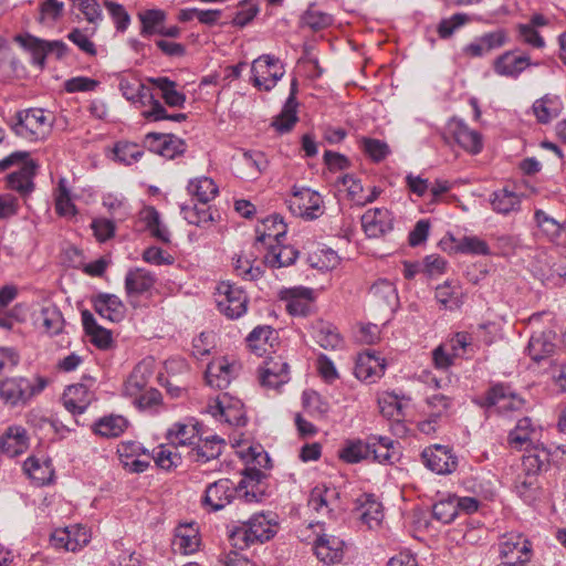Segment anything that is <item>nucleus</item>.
<instances>
[{"instance_id":"45","label":"nucleus","mask_w":566,"mask_h":566,"mask_svg":"<svg viewBox=\"0 0 566 566\" xmlns=\"http://www.w3.org/2000/svg\"><path fill=\"white\" fill-rule=\"evenodd\" d=\"M552 454L547 447L535 444L526 455L523 457V469L525 472L537 475L542 471H546L551 463Z\"/></svg>"},{"instance_id":"54","label":"nucleus","mask_w":566,"mask_h":566,"mask_svg":"<svg viewBox=\"0 0 566 566\" xmlns=\"http://www.w3.org/2000/svg\"><path fill=\"white\" fill-rule=\"evenodd\" d=\"M369 438L366 442L357 439L349 440L339 450V458L346 463H358L361 460L370 458Z\"/></svg>"},{"instance_id":"59","label":"nucleus","mask_w":566,"mask_h":566,"mask_svg":"<svg viewBox=\"0 0 566 566\" xmlns=\"http://www.w3.org/2000/svg\"><path fill=\"white\" fill-rule=\"evenodd\" d=\"M554 344L546 333L533 334L527 345V353L535 361H541L554 352Z\"/></svg>"},{"instance_id":"27","label":"nucleus","mask_w":566,"mask_h":566,"mask_svg":"<svg viewBox=\"0 0 566 566\" xmlns=\"http://www.w3.org/2000/svg\"><path fill=\"white\" fill-rule=\"evenodd\" d=\"M92 303L95 312L102 318L118 323L125 317L126 307L117 295L99 293L93 297Z\"/></svg>"},{"instance_id":"30","label":"nucleus","mask_w":566,"mask_h":566,"mask_svg":"<svg viewBox=\"0 0 566 566\" xmlns=\"http://www.w3.org/2000/svg\"><path fill=\"white\" fill-rule=\"evenodd\" d=\"M385 360L369 352L360 354L355 365V376L367 382H375L385 373Z\"/></svg>"},{"instance_id":"7","label":"nucleus","mask_w":566,"mask_h":566,"mask_svg":"<svg viewBox=\"0 0 566 566\" xmlns=\"http://www.w3.org/2000/svg\"><path fill=\"white\" fill-rule=\"evenodd\" d=\"M12 130L21 138L35 142L43 139L51 129V123L41 108H30L17 114Z\"/></svg>"},{"instance_id":"13","label":"nucleus","mask_w":566,"mask_h":566,"mask_svg":"<svg viewBox=\"0 0 566 566\" xmlns=\"http://www.w3.org/2000/svg\"><path fill=\"white\" fill-rule=\"evenodd\" d=\"M87 381L90 384L78 382L67 386L62 395L64 408L74 417L83 415L95 399L92 390L94 379L88 377Z\"/></svg>"},{"instance_id":"18","label":"nucleus","mask_w":566,"mask_h":566,"mask_svg":"<svg viewBox=\"0 0 566 566\" xmlns=\"http://www.w3.org/2000/svg\"><path fill=\"white\" fill-rule=\"evenodd\" d=\"M446 138H452L464 150L479 154L482 150V136L471 129L462 119L451 118L444 130Z\"/></svg>"},{"instance_id":"6","label":"nucleus","mask_w":566,"mask_h":566,"mask_svg":"<svg viewBox=\"0 0 566 566\" xmlns=\"http://www.w3.org/2000/svg\"><path fill=\"white\" fill-rule=\"evenodd\" d=\"M216 302L220 313L230 319H237L247 313L249 297L241 286L221 282L216 289Z\"/></svg>"},{"instance_id":"32","label":"nucleus","mask_w":566,"mask_h":566,"mask_svg":"<svg viewBox=\"0 0 566 566\" xmlns=\"http://www.w3.org/2000/svg\"><path fill=\"white\" fill-rule=\"evenodd\" d=\"M128 426L129 421L124 416L111 413L96 419L91 430L98 437L114 439L120 437Z\"/></svg>"},{"instance_id":"44","label":"nucleus","mask_w":566,"mask_h":566,"mask_svg":"<svg viewBox=\"0 0 566 566\" xmlns=\"http://www.w3.org/2000/svg\"><path fill=\"white\" fill-rule=\"evenodd\" d=\"M151 376L153 371L149 369L148 365L144 363L138 364L125 381V395L133 398L137 397L142 391L147 390Z\"/></svg>"},{"instance_id":"29","label":"nucleus","mask_w":566,"mask_h":566,"mask_svg":"<svg viewBox=\"0 0 566 566\" xmlns=\"http://www.w3.org/2000/svg\"><path fill=\"white\" fill-rule=\"evenodd\" d=\"M199 530L193 523L180 524L175 530L172 548L182 555L196 553L200 547Z\"/></svg>"},{"instance_id":"25","label":"nucleus","mask_w":566,"mask_h":566,"mask_svg":"<svg viewBox=\"0 0 566 566\" xmlns=\"http://www.w3.org/2000/svg\"><path fill=\"white\" fill-rule=\"evenodd\" d=\"M168 442L175 447H193L200 441L199 422L189 419L174 423L166 433Z\"/></svg>"},{"instance_id":"41","label":"nucleus","mask_w":566,"mask_h":566,"mask_svg":"<svg viewBox=\"0 0 566 566\" xmlns=\"http://www.w3.org/2000/svg\"><path fill=\"white\" fill-rule=\"evenodd\" d=\"M315 342L326 350H336L343 346V338L337 328L324 321L316 322L313 327Z\"/></svg>"},{"instance_id":"8","label":"nucleus","mask_w":566,"mask_h":566,"mask_svg":"<svg viewBox=\"0 0 566 566\" xmlns=\"http://www.w3.org/2000/svg\"><path fill=\"white\" fill-rule=\"evenodd\" d=\"M497 546L502 562L527 564L533 557L532 542L522 533L503 534L499 538Z\"/></svg>"},{"instance_id":"26","label":"nucleus","mask_w":566,"mask_h":566,"mask_svg":"<svg viewBox=\"0 0 566 566\" xmlns=\"http://www.w3.org/2000/svg\"><path fill=\"white\" fill-rule=\"evenodd\" d=\"M356 511L359 520L369 530L378 528L384 520V507L374 494L364 493L357 501Z\"/></svg>"},{"instance_id":"20","label":"nucleus","mask_w":566,"mask_h":566,"mask_svg":"<svg viewBox=\"0 0 566 566\" xmlns=\"http://www.w3.org/2000/svg\"><path fill=\"white\" fill-rule=\"evenodd\" d=\"M91 534L85 526L71 525L56 528L51 535V544L55 548H63L69 552H76L88 544Z\"/></svg>"},{"instance_id":"50","label":"nucleus","mask_w":566,"mask_h":566,"mask_svg":"<svg viewBox=\"0 0 566 566\" xmlns=\"http://www.w3.org/2000/svg\"><path fill=\"white\" fill-rule=\"evenodd\" d=\"M368 294L378 305L394 307L398 302V294L395 285L386 279L375 282L370 286Z\"/></svg>"},{"instance_id":"60","label":"nucleus","mask_w":566,"mask_h":566,"mask_svg":"<svg viewBox=\"0 0 566 566\" xmlns=\"http://www.w3.org/2000/svg\"><path fill=\"white\" fill-rule=\"evenodd\" d=\"M297 107V105L292 104V98H286L281 113L272 122V126L276 132L284 134L294 127L298 120Z\"/></svg>"},{"instance_id":"31","label":"nucleus","mask_w":566,"mask_h":566,"mask_svg":"<svg viewBox=\"0 0 566 566\" xmlns=\"http://www.w3.org/2000/svg\"><path fill=\"white\" fill-rule=\"evenodd\" d=\"M256 244L265 248L269 243H279L286 234V224L279 216H270L263 219L255 228Z\"/></svg>"},{"instance_id":"43","label":"nucleus","mask_w":566,"mask_h":566,"mask_svg":"<svg viewBox=\"0 0 566 566\" xmlns=\"http://www.w3.org/2000/svg\"><path fill=\"white\" fill-rule=\"evenodd\" d=\"M262 479H265V474L255 468H249L244 472V476L240 482H244V491L242 492V500L245 503L260 502L262 496L265 495L261 486Z\"/></svg>"},{"instance_id":"51","label":"nucleus","mask_w":566,"mask_h":566,"mask_svg":"<svg viewBox=\"0 0 566 566\" xmlns=\"http://www.w3.org/2000/svg\"><path fill=\"white\" fill-rule=\"evenodd\" d=\"M55 211L60 217L72 218L77 210L71 198V191L65 178H61L54 191Z\"/></svg>"},{"instance_id":"46","label":"nucleus","mask_w":566,"mask_h":566,"mask_svg":"<svg viewBox=\"0 0 566 566\" xmlns=\"http://www.w3.org/2000/svg\"><path fill=\"white\" fill-rule=\"evenodd\" d=\"M138 19L140 21V35L150 38L154 34L159 35L167 14L161 9H147L138 13Z\"/></svg>"},{"instance_id":"64","label":"nucleus","mask_w":566,"mask_h":566,"mask_svg":"<svg viewBox=\"0 0 566 566\" xmlns=\"http://www.w3.org/2000/svg\"><path fill=\"white\" fill-rule=\"evenodd\" d=\"M304 27L317 31L327 28L332 24L333 18L331 14L317 10L314 6H310L301 18Z\"/></svg>"},{"instance_id":"15","label":"nucleus","mask_w":566,"mask_h":566,"mask_svg":"<svg viewBox=\"0 0 566 566\" xmlns=\"http://www.w3.org/2000/svg\"><path fill=\"white\" fill-rule=\"evenodd\" d=\"M421 458L424 465L437 474H450L458 467V458L448 446H430L422 451Z\"/></svg>"},{"instance_id":"63","label":"nucleus","mask_w":566,"mask_h":566,"mask_svg":"<svg viewBox=\"0 0 566 566\" xmlns=\"http://www.w3.org/2000/svg\"><path fill=\"white\" fill-rule=\"evenodd\" d=\"M458 514L454 495H448L446 499H441L432 507L433 517L443 524L451 523Z\"/></svg>"},{"instance_id":"52","label":"nucleus","mask_w":566,"mask_h":566,"mask_svg":"<svg viewBox=\"0 0 566 566\" xmlns=\"http://www.w3.org/2000/svg\"><path fill=\"white\" fill-rule=\"evenodd\" d=\"M114 160L129 166L140 160L144 156V147L128 140H119L113 148Z\"/></svg>"},{"instance_id":"11","label":"nucleus","mask_w":566,"mask_h":566,"mask_svg":"<svg viewBox=\"0 0 566 566\" xmlns=\"http://www.w3.org/2000/svg\"><path fill=\"white\" fill-rule=\"evenodd\" d=\"M208 412L216 419L230 426L242 427L247 423L243 403L228 394H220L208 405Z\"/></svg>"},{"instance_id":"9","label":"nucleus","mask_w":566,"mask_h":566,"mask_svg":"<svg viewBox=\"0 0 566 566\" xmlns=\"http://www.w3.org/2000/svg\"><path fill=\"white\" fill-rule=\"evenodd\" d=\"M252 83L259 90L271 91L284 75L280 59L270 54L259 56L251 65Z\"/></svg>"},{"instance_id":"23","label":"nucleus","mask_w":566,"mask_h":566,"mask_svg":"<svg viewBox=\"0 0 566 566\" xmlns=\"http://www.w3.org/2000/svg\"><path fill=\"white\" fill-rule=\"evenodd\" d=\"M28 448L29 436L22 426H9L0 436V451L10 458L24 453Z\"/></svg>"},{"instance_id":"36","label":"nucleus","mask_w":566,"mask_h":566,"mask_svg":"<svg viewBox=\"0 0 566 566\" xmlns=\"http://www.w3.org/2000/svg\"><path fill=\"white\" fill-rule=\"evenodd\" d=\"M266 250L264 263L272 269L289 266L293 264L298 256L296 249L292 245L282 244L281 241L279 243H269Z\"/></svg>"},{"instance_id":"1","label":"nucleus","mask_w":566,"mask_h":566,"mask_svg":"<svg viewBox=\"0 0 566 566\" xmlns=\"http://www.w3.org/2000/svg\"><path fill=\"white\" fill-rule=\"evenodd\" d=\"M277 530L279 522L274 513H256L247 522L233 526L229 531V539L234 548L242 551L272 539Z\"/></svg>"},{"instance_id":"33","label":"nucleus","mask_w":566,"mask_h":566,"mask_svg":"<svg viewBox=\"0 0 566 566\" xmlns=\"http://www.w3.org/2000/svg\"><path fill=\"white\" fill-rule=\"evenodd\" d=\"M314 553L325 564L339 563L344 556V542L336 536L324 534L315 541Z\"/></svg>"},{"instance_id":"24","label":"nucleus","mask_w":566,"mask_h":566,"mask_svg":"<svg viewBox=\"0 0 566 566\" xmlns=\"http://www.w3.org/2000/svg\"><path fill=\"white\" fill-rule=\"evenodd\" d=\"M280 298L286 303V311L293 316H305L314 300L313 290L303 286L285 289L280 292Z\"/></svg>"},{"instance_id":"39","label":"nucleus","mask_w":566,"mask_h":566,"mask_svg":"<svg viewBox=\"0 0 566 566\" xmlns=\"http://www.w3.org/2000/svg\"><path fill=\"white\" fill-rule=\"evenodd\" d=\"M35 322L39 323L44 333L50 336L62 333L65 323L60 308L51 302L42 305Z\"/></svg>"},{"instance_id":"12","label":"nucleus","mask_w":566,"mask_h":566,"mask_svg":"<svg viewBox=\"0 0 566 566\" xmlns=\"http://www.w3.org/2000/svg\"><path fill=\"white\" fill-rule=\"evenodd\" d=\"M538 65L539 62L532 61L527 53L518 49L505 51L492 64L495 74L514 80L528 67Z\"/></svg>"},{"instance_id":"37","label":"nucleus","mask_w":566,"mask_h":566,"mask_svg":"<svg viewBox=\"0 0 566 566\" xmlns=\"http://www.w3.org/2000/svg\"><path fill=\"white\" fill-rule=\"evenodd\" d=\"M226 442L217 434L200 438V441L195 444L190 450V457L196 462L206 463L212 459H217L224 447Z\"/></svg>"},{"instance_id":"2","label":"nucleus","mask_w":566,"mask_h":566,"mask_svg":"<svg viewBox=\"0 0 566 566\" xmlns=\"http://www.w3.org/2000/svg\"><path fill=\"white\" fill-rule=\"evenodd\" d=\"M13 166H17L18 169L7 175L6 188L27 197L34 190L33 179L36 175L38 165L30 158V153L19 150L0 160V171Z\"/></svg>"},{"instance_id":"57","label":"nucleus","mask_w":566,"mask_h":566,"mask_svg":"<svg viewBox=\"0 0 566 566\" xmlns=\"http://www.w3.org/2000/svg\"><path fill=\"white\" fill-rule=\"evenodd\" d=\"M515 489L518 496L527 503L536 501L542 493L537 475L530 472H525L523 478H518Z\"/></svg>"},{"instance_id":"48","label":"nucleus","mask_w":566,"mask_h":566,"mask_svg":"<svg viewBox=\"0 0 566 566\" xmlns=\"http://www.w3.org/2000/svg\"><path fill=\"white\" fill-rule=\"evenodd\" d=\"M150 83L161 92V98L170 107H184L186 95L177 91V83L168 77L151 78Z\"/></svg>"},{"instance_id":"22","label":"nucleus","mask_w":566,"mask_h":566,"mask_svg":"<svg viewBox=\"0 0 566 566\" xmlns=\"http://www.w3.org/2000/svg\"><path fill=\"white\" fill-rule=\"evenodd\" d=\"M238 366L230 363L226 357L213 359L206 369L205 378L209 386L224 389L229 386L232 378L235 377Z\"/></svg>"},{"instance_id":"19","label":"nucleus","mask_w":566,"mask_h":566,"mask_svg":"<svg viewBox=\"0 0 566 566\" xmlns=\"http://www.w3.org/2000/svg\"><path fill=\"white\" fill-rule=\"evenodd\" d=\"M289 380L290 367L281 356H269L259 367V381L265 388L277 389Z\"/></svg>"},{"instance_id":"28","label":"nucleus","mask_w":566,"mask_h":566,"mask_svg":"<svg viewBox=\"0 0 566 566\" xmlns=\"http://www.w3.org/2000/svg\"><path fill=\"white\" fill-rule=\"evenodd\" d=\"M156 283V276L143 268L129 269L125 275V292L128 297L148 293Z\"/></svg>"},{"instance_id":"47","label":"nucleus","mask_w":566,"mask_h":566,"mask_svg":"<svg viewBox=\"0 0 566 566\" xmlns=\"http://www.w3.org/2000/svg\"><path fill=\"white\" fill-rule=\"evenodd\" d=\"M140 220L145 223L146 229L157 240L169 243L170 232L160 220V214L155 207L148 206L140 211Z\"/></svg>"},{"instance_id":"58","label":"nucleus","mask_w":566,"mask_h":566,"mask_svg":"<svg viewBox=\"0 0 566 566\" xmlns=\"http://www.w3.org/2000/svg\"><path fill=\"white\" fill-rule=\"evenodd\" d=\"M358 144L364 154L374 163L385 160L390 154L388 144L377 138L363 136Z\"/></svg>"},{"instance_id":"16","label":"nucleus","mask_w":566,"mask_h":566,"mask_svg":"<svg viewBox=\"0 0 566 566\" xmlns=\"http://www.w3.org/2000/svg\"><path fill=\"white\" fill-rule=\"evenodd\" d=\"M543 429L532 418H521L507 434V444L515 450L527 449L539 442Z\"/></svg>"},{"instance_id":"35","label":"nucleus","mask_w":566,"mask_h":566,"mask_svg":"<svg viewBox=\"0 0 566 566\" xmlns=\"http://www.w3.org/2000/svg\"><path fill=\"white\" fill-rule=\"evenodd\" d=\"M277 339V333L271 326H256L247 337V345L256 356L268 355Z\"/></svg>"},{"instance_id":"55","label":"nucleus","mask_w":566,"mask_h":566,"mask_svg":"<svg viewBox=\"0 0 566 566\" xmlns=\"http://www.w3.org/2000/svg\"><path fill=\"white\" fill-rule=\"evenodd\" d=\"M491 205L497 213L509 214L520 209L521 199L515 192L503 188L493 192Z\"/></svg>"},{"instance_id":"34","label":"nucleus","mask_w":566,"mask_h":566,"mask_svg":"<svg viewBox=\"0 0 566 566\" xmlns=\"http://www.w3.org/2000/svg\"><path fill=\"white\" fill-rule=\"evenodd\" d=\"M370 458L381 464H392L399 459V451L396 443L389 437H369Z\"/></svg>"},{"instance_id":"14","label":"nucleus","mask_w":566,"mask_h":566,"mask_svg":"<svg viewBox=\"0 0 566 566\" xmlns=\"http://www.w3.org/2000/svg\"><path fill=\"white\" fill-rule=\"evenodd\" d=\"M144 144L149 151L166 159L184 155L187 148L185 140L174 134L148 133Z\"/></svg>"},{"instance_id":"4","label":"nucleus","mask_w":566,"mask_h":566,"mask_svg":"<svg viewBox=\"0 0 566 566\" xmlns=\"http://www.w3.org/2000/svg\"><path fill=\"white\" fill-rule=\"evenodd\" d=\"M474 403L490 410L492 408L503 416L527 409V401L517 394L510 384L496 382L491 385L485 392L475 398Z\"/></svg>"},{"instance_id":"17","label":"nucleus","mask_w":566,"mask_h":566,"mask_svg":"<svg viewBox=\"0 0 566 566\" xmlns=\"http://www.w3.org/2000/svg\"><path fill=\"white\" fill-rule=\"evenodd\" d=\"M117 454L123 468L130 473L145 472L150 464V454L136 441H122Z\"/></svg>"},{"instance_id":"56","label":"nucleus","mask_w":566,"mask_h":566,"mask_svg":"<svg viewBox=\"0 0 566 566\" xmlns=\"http://www.w3.org/2000/svg\"><path fill=\"white\" fill-rule=\"evenodd\" d=\"M181 214L189 224H193L201 228H205L213 222V217L210 207H208L207 203L182 206Z\"/></svg>"},{"instance_id":"21","label":"nucleus","mask_w":566,"mask_h":566,"mask_svg":"<svg viewBox=\"0 0 566 566\" xmlns=\"http://www.w3.org/2000/svg\"><path fill=\"white\" fill-rule=\"evenodd\" d=\"M361 227L368 238H380L394 229V217L386 208L368 209L361 217Z\"/></svg>"},{"instance_id":"38","label":"nucleus","mask_w":566,"mask_h":566,"mask_svg":"<svg viewBox=\"0 0 566 566\" xmlns=\"http://www.w3.org/2000/svg\"><path fill=\"white\" fill-rule=\"evenodd\" d=\"M563 103L556 95L546 94L536 99L532 105V112L541 124H548L559 116Z\"/></svg>"},{"instance_id":"62","label":"nucleus","mask_w":566,"mask_h":566,"mask_svg":"<svg viewBox=\"0 0 566 566\" xmlns=\"http://www.w3.org/2000/svg\"><path fill=\"white\" fill-rule=\"evenodd\" d=\"M534 219L536 226L549 240H555L560 237L564 226L545 211L541 209L535 210Z\"/></svg>"},{"instance_id":"42","label":"nucleus","mask_w":566,"mask_h":566,"mask_svg":"<svg viewBox=\"0 0 566 566\" xmlns=\"http://www.w3.org/2000/svg\"><path fill=\"white\" fill-rule=\"evenodd\" d=\"M187 191L199 203H208L217 197L219 188L213 179L202 176L190 179Z\"/></svg>"},{"instance_id":"5","label":"nucleus","mask_w":566,"mask_h":566,"mask_svg":"<svg viewBox=\"0 0 566 566\" xmlns=\"http://www.w3.org/2000/svg\"><path fill=\"white\" fill-rule=\"evenodd\" d=\"M244 482L235 485L230 479H220L207 485L201 500L202 507L208 512H218L230 504L235 497L242 499Z\"/></svg>"},{"instance_id":"53","label":"nucleus","mask_w":566,"mask_h":566,"mask_svg":"<svg viewBox=\"0 0 566 566\" xmlns=\"http://www.w3.org/2000/svg\"><path fill=\"white\" fill-rule=\"evenodd\" d=\"M428 415L442 423L451 415L453 399L443 394H433L426 399Z\"/></svg>"},{"instance_id":"40","label":"nucleus","mask_w":566,"mask_h":566,"mask_svg":"<svg viewBox=\"0 0 566 566\" xmlns=\"http://www.w3.org/2000/svg\"><path fill=\"white\" fill-rule=\"evenodd\" d=\"M23 470L39 485L49 484L54 478L52 461L49 459L29 457L23 463Z\"/></svg>"},{"instance_id":"10","label":"nucleus","mask_w":566,"mask_h":566,"mask_svg":"<svg viewBox=\"0 0 566 566\" xmlns=\"http://www.w3.org/2000/svg\"><path fill=\"white\" fill-rule=\"evenodd\" d=\"M286 202L294 216L306 220H314L323 213V199L321 195L310 188L293 187Z\"/></svg>"},{"instance_id":"61","label":"nucleus","mask_w":566,"mask_h":566,"mask_svg":"<svg viewBox=\"0 0 566 566\" xmlns=\"http://www.w3.org/2000/svg\"><path fill=\"white\" fill-rule=\"evenodd\" d=\"M436 300L446 310H457L461 306V292L449 282L436 289Z\"/></svg>"},{"instance_id":"49","label":"nucleus","mask_w":566,"mask_h":566,"mask_svg":"<svg viewBox=\"0 0 566 566\" xmlns=\"http://www.w3.org/2000/svg\"><path fill=\"white\" fill-rule=\"evenodd\" d=\"M14 41L31 53L33 64L41 69L44 67L45 59L49 54L45 46V40H41L31 34H17L14 36Z\"/></svg>"},{"instance_id":"3","label":"nucleus","mask_w":566,"mask_h":566,"mask_svg":"<svg viewBox=\"0 0 566 566\" xmlns=\"http://www.w3.org/2000/svg\"><path fill=\"white\" fill-rule=\"evenodd\" d=\"M48 384V379L42 376L33 378L7 377L0 381V400L9 408L24 407L35 396L40 395Z\"/></svg>"}]
</instances>
